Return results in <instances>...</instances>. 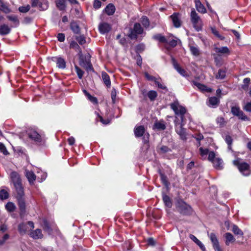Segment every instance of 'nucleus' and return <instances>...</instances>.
I'll return each instance as SVG.
<instances>
[{
  "label": "nucleus",
  "mask_w": 251,
  "mask_h": 251,
  "mask_svg": "<svg viewBox=\"0 0 251 251\" xmlns=\"http://www.w3.org/2000/svg\"><path fill=\"white\" fill-rule=\"evenodd\" d=\"M225 141L228 145V149L229 150H231V145L232 143V139L229 135H227L226 137Z\"/></svg>",
  "instance_id": "obj_48"
},
{
  "label": "nucleus",
  "mask_w": 251,
  "mask_h": 251,
  "mask_svg": "<svg viewBox=\"0 0 251 251\" xmlns=\"http://www.w3.org/2000/svg\"><path fill=\"white\" fill-rule=\"evenodd\" d=\"M208 236L212 243L213 247L215 251H223L220 247L218 240L214 233L208 234Z\"/></svg>",
  "instance_id": "obj_12"
},
{
  "label": "nucleus",
  "mask_w": 251,
  "mask_h": 251,
  "mask_svg": "<svg viewBox=\"0 0 251 251\" xmlns=\"http://www.w3.org/2000/svg\"><path fill=\"white\" fill-rule=\"evenodd\" d=\"M214 50L216 53L221 54H229L230 53L229 50L227 47H216L214 48Z\"/></svg>",
  "instance_id": "obj_30"
},
{
  "label": "nucleus",
  "mask_w": 251,
  "mask_h": 251,
  "mask_svg": "<svg viewBox=\"0 0 251 251\" xmlns=\"http://www.w3.org/2000/svg\"><path fill=\"white\" fill-rule=\"evenodd\" d=\"M190 19L195 29L197 31L201 30L203 26L202 21L194 8L191 10Z\"/></svg>",
  "instance_id": "obj_3"
},
{
  "label": "nucleus",
  "mask_w": 251,
  "mask_h": 251,
  "mask_svg": "<svg viewBox=\"0 0 251 251\" xmlns=\"http://www.w3.org/2000/svg\"><path fill=\"white\" fill-rule=\"evenodd\" d=\"M223 161L222 159L217 157L212 162L213 166L215 168L218 170H221L223 167Z\"/></svg>",
  "instance_id": "obj_22"
},
{
  "label": "nucleus",
  "mask_w": 251,
  "mask_h": 251,
  "mask_svg": "<svg viewBox=\"0 0 251 251\" xmlns=\"http://www.w3.org/2000/svg\"><path fill=\"white\" fill-rule=\"evenodd\" d=\"M30 236L35 239H37L42 238L43 235L42 233V230L38 228L31 231L30 233Z\"/></svg>",
  "instance_id": "obj_21"
},
{
  "label": "nucleus",
  "mask_w": 251,
  "mask_h": 251,
  "mask_svg": "<svg viewBox=\"0 0 251 251\" xmlns=\"http://www.w3.org/2000/svg\"><path fill=\"white\" fill-rule=\"evenodd\" d=\"M5 208L8 212H11L15 211L16 206L12 202H8L5 205Z\"/></svg>",
  "instance_id": "obj_35"
},
{
  "label": "nucleus",
  "mask_w": 251,
  "mask_h": 251,
  "mask_svg": "<svg viewBox=\"0 0 251 251\" xmlns=\"http://www.w3.org/2000/svg\"><path fill=\"white\" fill-rule=\"evenodd\" d=\"M225 237L226 239L225 243L227 246H228L230 243L234 242L235 241V239L234 238V236L230 232L226 233L225 234Z\"/></svg>",
  "instance_id": "obj_27"
},
{
  "label": "nucleus",
  "mask_w": 251,
  "mask_h": 251,
  "mask_svg": "<svg viewBox=\"0 0 251 251\" xmlns=\"http://www.w3.org/2000/svg\"><path fill=\"white\" fill-rule=\"evenodd\" d=\"M101 2L99 0H95L93 4L94 7L96 9H98L100 7Z\"/></svg>",
  "instance_id": "obj_59"
},
{
  "label": "nucleus",
  "mask_w": 251,
  "mask_h": 251,
  "mask_svg": "<svg viewBox=\"0 0 251 251\" xmlns=\"http://www.w3.org/2000/svg\"><path fill=\"white\" fill-rule=\"evenodd\" d=\"M143 32V28L139 23H135L134 25L133 28L130 29L129 37L131 39H136L137 35L141 34Z\"/></svg>",
  "instance_id": "obj_10"
},
{
  "label": "nucleus",
  "mask_w": 251,
  "mask_h": 251,
  "mask_svg": "<svg viewBox=\"0 0 251 251\" xmlns=\"http://www.w3.org/2000/svg\"><path fill=\"white\" fill-rule=\"evenodd\" d=\"M162 199L165 205L171 208L172 206V202L170 198L165 194H162Z\"/></svg>",
  "instance_id": "obj_26"
},
{
  "label": "nucleus",
  "mask_w": 251,
  "mask_h": 251,
  "mask_svg": "<svg viewBox=\"0 0 251 251\" xmlns=\"http://www.w3.org/2000/svg\"><path fill=\"white\" fill-rule=\"evenodd\" d=\"M226 72L225 70L219 69L217 75H216V78L223 79L226 76Z\"/></svg>",
  "instance_id": "obj_42"
},
{
  "label": "nucleus",
  "mask_w": 251,
  "mask_h": 251,
  "mask_svg": "<svg viewBox=\"0 0 251 251\" xmlns=\"http://www.w3.org/2000/svg\"><path fill=\"white\" fill-rule=\"evenodd\" d=\"M251 79L249 77H246L244 79L243 83L244 84L242 85V88L244 90H247L248 89L249 83H250Z\"/></svg>",
  "instance_id": "obj_45"
},
{
  "label": "nucleus",
  "mask_w": 251,
  "mask_h": 251,
  "mask_svg": "<svg viewBox=\"0 0 251 251\" xmlns=\"http://www.w3.org/2000/svg\"><path fill=\"white\" fill-rule=\"evenodd\" d=\"M171 108L174 111L175 114L180 116L181 121L182 123L185 122V119L184 115L186 113L187 110L185 107L180 105L178 102H175L170 105Z\"/></svg>",
  "instance_id": "obj_4"
},
{
  "label": "nucleus",
  "mask_w": 251,
  "mask_h": 251,
  "mask_svg": "<svg viewBox=\"0 0 251 251\" xmlns=\"http://www.w3.org/2000/svg\"><path fill=\"white\" fill-rule=\"evenodd\" d=\"M160 177H161V181L163 183V184L165 186H168V185H169V183H168V181L167 180V176L165 175H164L163 174H160Z\"/></svg>",
  "instance_id": "obj_51"
},
{
  "label": "nucleus",
  "mask_w": 251,
  "mask_h": 251,
  "mask_svg": "<svg viewBox=\"0 0 251 251\" xmlns=\"http://www.w3.org/2000/svg\"><path fill=\"white\" fill-rule=\"evenodd\" d=\"M231 112L234 116L238 117V118L241 120L249 121L250 120L249 118L244 114L239 106H232Z\"/></svg>",
  "instance_id": "obj_9"
},
{
  "label": "nucleus",
  "mask_w": 251,
  "mask_h": 251,
  "mask_svg": "<svg viewBox=\"0 0 251 251\" xmlns=\"http://www.w3.org/2000/svg\"><path fill=\"white\" fill-rule=\"evenodd\" d=\"M167 43L168 44L172 47H175L177 45V41L176 39H172L171 40L168 39V43Z\"/></svg>",
  "instance_id": "obj_54"
},
{
  "label": "nucleus",
  "mask_w": 251,
  "mask_h": 251,
  "mask_svg": "<svg viewBox=\"0 0 251 251\" xmlns=\"http://www.w3.org/2000/svg\"><path fill=\"white\" fill-rule=\"evenodd\" d=\"M181 75L185 76H187V73L183 69L180 67L176 70Z\"/></svg>",
  "instance_id": "obj_60"
},
{
  "label": "nucleus",
  "mask_w": 251,
  "mask_h": 251,
  "mask_svg": "<svg viewBox=\"0 0 251 251\" xmlns=\"http://www.w3.org/2000/svg\"><path fill=\"white\" fill-rule=\"evenodd\" d=\"M111 99H112V101L113 103H114L115 99H116V91L115 89L113 88V89L111 91Z\"/></svg>",
  "instance_id": "obj_61"
},
{
  "label": "nucleus",
  "mask_w": 251,
  "mask_h": 251,
  "mask_svg": "<svg viewBox=\"0 0 251 251\" xmlns=\"http://www.w3.org/2000/svg\"><path fill=\"white\" fill-rule=\"evenodd\" d=\"M10 177L11 181L14 186L16 192H21L24 191L20 175L17 172L13 171L11 173Z\"/></svg>",
  "instance_id": "obj_2"
},
{
  "label": "nucleus",
  "mask_w": 251,
  "mask_h": 251,
  "mask_svg": "<svg viewBox=\"0 0 251 251\" xmlns=\"http://www.w3.org/2000/svg\"><path fill=\"white\" fill-rule=\"evenodd\" d=\"M38 6L41 11L47 10L49 7V2L48 0H41L39 2Z\"/></svg>",
  "instance_id": "obj_28"
},
{
  "label": "nucleus",
  "mask_w": 251,
  "mask_h": 251,
  "mask_svg": "<svg viewBox=\"0 0 251 251\" xmlns=\"http://www.w3.org/2000/svg\"><path fill=\"white\" fill-rule=\"evenodd\" d=\"M154 128L158 130H164L166 128V126L163 122H157L153 125Z\"/></svg>",
  "instance_id": "obj_40"
},
{
  "label": "nucleus",
  "mask_w": 251,
  "mask_h": 251,
  "mask_svg": "<svg viewBox=\"0 0 251 251\" xmlns=\"http://www.w3.org/2000/svg\"><path fill=\"white\" fill-rule=\"evenodd\" d=\"M57 39L60 42H63L65 40V35L63 33H59L57 36Z\"/></svg>",
  "instance_id": "obj_63"
},
{
  "label": "nucleus",
  "mask_w": 251,
  "mask_h": 251,
  "mask_svg": "<svg viewBox=\"0 0 251 251\" xmlns=\"http://www.w3.org/2000/svg\"><path fill=\"white\" fill-rule=\"evenodd\" d=\"M70 47V48L75 49L77 51H79L80 52H81L80 47L77 44V43L74 41H73L71 42Z\"/></svg>",
  "instance_id": "obj_44"
},
{
  "label": "nucleus",
  "mask_w": 251,
  "mask_h": 251,
  "mask_svg": "<svg viewBox=\"0 0 251 251\" xmlns=\"http://www.w3.org/2000/svg\"><path fill=\"white\" fill-rule=\"evenodd\" d=\"M70 27L71 29L75 33L77 34L79 32L80 28L76 23L75 22L71 23Z\"/></svg>",
  "instance_id": "obj_39"
},
{
  "label": "nucleus",
  "mask_w": 251,
  "mask_h": 251,
  "mask_svg": "<svg viewBox=\"0 0 251 251\" xmlns=\"http://www.w3.org/2000/svg\"><path fill=\"white\" fill-rule=\"evenodd\" d=\"M141 23H142L143 25L146 28L149 27L150 25L149 20L146 16H143L142 17Z\"/></svg>",
  "instance_id": "obj_47"
},
{
  "label": "nucleus",
  "mask_w": 251,
  "mask_h": 251,
  "mask_svg": "<svg viewBox=\"0 0 251 251\" xmlns=\"http://www.w3.org/2000/svg\"><path fill=\"white\" fill-rule=\"evenodd\" d=\"M216 158V157H215V153L213 151H211L209 152L208 159L209 161L212 163V162L215 160Z\"/></svg>",
  "instance_id": "obj_53"
},
{
  "label": "nucleus",
  "mask_w": 251,
  "mask_h": 251,
  "mask_svg": "<svg viewBox=\"0 0 251 251\" xmlns=\"http://www.w3.org/2000/svg\"><path fill=\"white\" fill-rule=\"evenodd\" d=\"M101 77L103 83L108 88L111 86V80L109 75L105 72L101 73Z\"/></svg>",
  "instance_id": "obj_19"
},
{
  "label": "nucleus",
  "mask_w": 251,
  "mask_h": 251,
  "mask_svg": "<svg viewBox=\"0 0 251 251\" xmlns=\"http://www.w3.org/2000/svg\"><path fill=\"white\" fill-rule=\"evenodd\" d=\"M104 11L108 15H112L115 13V7L113 4L109 3L105 8Z\"/></svg>",
  "instance_id": "obj_23"
},
{
  "label": "nucleus",
  "mask_w": 251,
  "mask_h": 251,
  "mask_svg": "<svg viewBox=\"0 0 251 251\" xmlns=\"http://www.w3.org/2000/svg\"><path fill=\"white\" fill-rule=\"evenodd\" d=\"M147 96L151 101H153L156 98L157 96V93L155 91L151 90L148 92Z\"/></svg>",
  "instance_id": "obj_38"
},
{
  "label": "nucleus",
  "mask_w": 251,
  "mask_h": 251,
  "mask_svg": "<svg viewBox=\"0 0 251 251\" xmlns=\"http://www.w3.org/2000/svg\"><path fill=\"white\" fill-rule=\"evenodd\" d=\"M6 18L8 20L11 21L14 24L15 26H18L19 25L20 22L18 17L15 15H7Z\"/></svg>",
  "instance_id": "obj_31"
},
{
  "label": "nucleus",
  "mask_w": 251,
  "mask_h": 251,
  "mask_svg": "<svg viewBox=\"0 0 251 251\" xmlns=\"http://www.w3.org/2000/svg\"><path fill=\"white\" fill-rule=\"evenodd\" d=\"M219 102V100L216 97H212L209 98V105L211 106H217Z\"/></svg>",
  "instance_id": "obj_32"
},
{
  "label": "nucleus",
  "mask_w": 251,
  "mask_h": 251,
  "mask_svg": "<svg viewBox=\"0 0 251 251\" xmlns=\"http://www.w3.org/2000/svg\"><path fill=\"white\" fill-rule=\"evenodd\" d=\"M53 61L56 62L57 67L59 69H65L66 67V62L65 60L61 57H55L52 59Z\"/></svg>",
  "instance_id": "obj_14"
},
{
  "label": "nucleus",
  "mask_w": 251,
  "mask_h": 251,
  "mask_svg": "<svg viewBox=\"0 0 251 251\" xmlns=\"http://www.w3.org/2000/svg\"><path fill=\"white\" fill-rule=\"evenodd\" d=\"M177 211L184 215H189L192 214L191 207L183 201H178L176 205Z\"/></svg>",
  "instance_id": "obj_5"
},
{
  "label": "nucleus",
  "mask_w": 251,
  "mask_h": 251,
  "mask_svg": "<svg viewBox=\"0 0 251 251\" xmlns=\"http://www.w3.org/2000/svg\"><path fill=\"white\" fill-rule=\"evenodd\" d=\"M232 230L235 235H239L240 236H243L244 235L243 232L237 226L235 225L233 226Z\"/></svg>",
  "instance_id": "obj_41"
},
{
  "label": "nucleus",
  "mask_w": 251,
  "mask_h": 251,
  "mask_svg": "<svg viewBox=\"0 0 251 251\" xmlns=\"http://www.w3.org/2000/svg\"><path fill=\"white\" fill-rule=\"evenodd\" d=\"M210 29L212 34L220 40H224L225 39V37L222 35H221L215 27H212Z\"/></svg>",
  "instance_id": "obj_33"
},
{
  "label": "nucleus",
  "mask_w": 251,
  "mask_h": 251,
  "mask_svg": "<svg viewBox=\"0 0 251 251\" xmlns=\"http://www.w3.org/2000/svg\"><path fill=\"white\" fill-rule=\"evenodd\" d=\"M145 132V129L144 126H135L134 129V133L136 137H140L142 136Z\"/></svg>",
  "instance_id": "obj_16"
},
{
  "label": "nucleus",
  "mask_w": 251,
  "mask_h": 251,
  "mask_svg": "<svg viewBox=\"0 0 251 251\" xmlns=\"http://www.w3.org/2000/svg\"><path fill=\"white\" fill-rule=\"evenodd\" d=\"M75 70L79 79H81L83 77L84 72L81 70L78 66H75Z\"/></svg>",
  "instance_id": "obj_50"
},
{
  "label": "nucleus",
  "mask_w": 251,
  "mask_h": 251,
  "mask_svg": "<svg viewBox=\"0 0 251 251\" xmlns=\"http://www.w3.org/2000/svg\"><path fill=\"white\" fill-rule=\"evenodd\" d=\"M145 76L146 78L148 80L153 81L155 82L156 80V78L155 77H154L152 75H151L147 72L145 73Z\"/></svg>",
  "instance_id": "obj_56"
},
{
  "label": "nucleus",
  "mask_w": 251,
  "mask_h": 251,
  "mask_svg": "<svg viewBox=\"0 0 251 251\" xmlns=\"http://www.w3.org/2000/svg\"><path fill=\"white\" fill-rule=\"evenodd\" d=\"M169 18L171 19L173 25L176 27H180L182 24L181 15L179 13L175 12L171 15Z\"/></svg>",
  "instance_id": "obj_11"
},
{
  "label": "nucleus",
  "mask_w": 251,
  "mask_h": 251,
  "mask_svg": "<svg viewBox=\"0 0 251 251\" xmlns=\"http://www.w3.org/2000/svg\"><path fill=\"white\" fill-rule=\"evenodd\" d=\"M190 50L193 55L196 56L200 55V50L197 47L190 46Z\"/></svg>",
  "instance_id": "obj_43"
},
{
  "label": "nucleus",
  "mask_w": 251,
  "mask_h": 251,
  "mask_svg": "<svg viewBox=\"0 0 251 251\" xmlns=\"http://www.w3.org/2000/svg\"><path fill=\"white\" fill-rule=\"evenodd\" d=\"M28 137L37 144H42L44 143V139L42 136L35 130L29 129L27 131Z\"/></svg>",
  "instance_id": "obj_8"
},
{
  "label": "nucleus",
  "mask_w": 251,
  "mask_h": 251,
  "mask_svg": "<svg viewBox=\"0 0 251 251\" xmlns=\"http://www.w3.org/2000/svg\"><path fill=\"white\" fill-rule=\"evenodd\" d=\"M26 176L30 184H33L36 179V176L32 172L26 171Z\"/></svg>",
  "instance_id": "obj_25"
},
{
  "label": "nucleus",
  "mask_w": 251,
  "mask_h": 251,
  "mask_svg": "<svg viewBox=\"0 0 251 251\" xmlns=\"http://www.w3.org/2000/svg\"><path fill=\"white\" fill-rule=\"evenodd\" d=\"M233 164L237 167L239 171L243 175L249 176L251 174L250 166L249 164L242 161V159L237 158L233 161Z\"/></svg>",
  "instance_id": "obj_1"
},
{
  "label": "nucleus",
  "mask_w": 251,
  "mask_h": 251,
  "mask_svg": "<svg viewBox=\"0 0 251 251\" xmlns=\"http://www.w3.org/2000/svg\"><path fill=\"white\" fill-rule=\"evenodd\" d=\"M27 226L24 223L19 224L18 226V231L21 234H24L27 231Z\"/></svg>",
  "instance_id": "obj_36"
},
{
  "label": "nucleus",
  "mask_w": 251,
  "mask_h": 251,
  "mask_svg": "<svg viewBox=\"0 0 251 251\" xmlns=\"http://www.w3.org/2000/svg\"><path fill=\"white\" fill-rule=\"evenodd\" d=\"M243 109L248 112H251V102H247L243 107Z\"/></svg>",
  "instance_id": "obj_58"
},
{
  "label": "nucleus",
  "mask_w": 251,
  "mask_h": 251,
  "mask_svg": "<svg viewBox=\"0 0 251 251\" xmlns=\"http://www.w3.org/2000/svg\"><path fill=\"white\" fill-rule=\"evenodd\" d=\"M172 62L174 66V67L176 70L180 67L179 64L177 63L176 61L175 60L174 58H172Z\"/></svg>",
  "instance_id": "obj_64"
},
{
  "label": "nucleus",
  "mask_w": 251,
  "mask_h": 251,
  "mask_svg": "<svg viewBox=\"0 0 251 251\" xmlns=\"http://www.w3.org/2000/svg\"><path fill=\"white\" fill-rule=\"evenodd\" d=\"M171 151V150L166 146H162L159 148L158 152L159 153H165Z\"/></svg>",
  "instance_id": "obj_46"
},
{
  "label": "nucleus",
  "mask_w": 251,
  "mask_h": 251,
  "mask_svg": "<svg viewBox=\"0 0 251 251\" xmlns=\"http://www.w3.org/2000/svg\"><path fill=\"white\" fill-rule=\"evenodd\" d=\"M0 151L2 152L4 155H7L9 154L5 146L2 143H0Z\"/></svg>",
  "instance_id": "obj_52"
},
{
  "label": "nucleus",
  "mask_w": 251,
  "mask_h": 251,
  "mask_svg": "<svg viewBox=\"0 0 251 251\" xmlns=\"http://www.w3.org/2000/svg\"><path fill=\"white\" fill-rule=\"evenodd\" d=\"M10 31V28L5 24L0 25V35H4L8 34Z\"/></svg>",
  "instance_id": "obj_29"
},
{
  "label": "nucleus",
  "mask_w": 251,
  "mask_h": 251,
  "mask_svg": "<svg viewBox=\"0 0 251 251\" xmlns=\"http://www.w3.org/2000/svg\"><path fill=\"white\" fill-rule=\"evenodd\" d=\"M189 237L200 248L202 251H206L204 245L199 239H198L193 234H190L189 235Z\"/></svg>",
  "instance_id": "obj_20"
},
{
  "label": "nucleus",
  "mask_w": 251,
  "mask_h": 251,
  "mask_svg": "<svg viewBox=\"0 0 251 251\" xmlns=\"http://www.w3.org/2000/svg\"><path fill=\"white\" fill-rule=\"evenodd\" d=\"M111 28V25L105 22L100 23L99 26L100 32L103 34L108 32Z\"/></svg>",
  "instance_id": "obj_13"
},
{
  "label": "nucleus",
  "mask_w": 251,
  "mask_h": 251,
  "mask_svg": "<svg viewBox=\"0 0 251 251\" xmlns=\"http://www.w3.org/2000/svg\"><path fill=\"white\" fill-rule=\"evenodd\" d=\"M0 10L5 14H8L11 11L9 7L1 1H0Z\"/></svg>",
  "instance_id": "obj_37"
},
{
  "label": "nucleus",
  "mask_w": 251,
  "mask_h": 251,
  "mask_svg": "<svg viewBox=\"0 0 251 251\" xmlns=\"http://www.w3.org/2000/svg\"><path fill=\"white\" fill-rule=\"evenodd\" d=\"M76 40L80 45L84 44L86 42L85 39L84 37L83 36H80L79 37H77L76 38Z\"/></svg>",
  "instance_id": "obj_57"
},
{
  "label": "nucleus",
  "mask_w": 251,
  "mask_h": 251,
  "mask_svg": "<svg viewBox=\"0 0 251 251\" xmlns=\"http://www.w3.org/2000/svg\"><path fill=\"white\" fill-rule=\"evenodd\" d=\"M56 6L60 11L65 10L66 8L65 0H56L55 1Z\"/></svg>",
  "instance_id": "obj_24"
},
{
  "label": "nucleus",
  "mask_w": 251,
  "mask_h": 251,
  "mask_svg": "<svg viewBox=\"0 0 251 251\" xmlns=\"http://www.w3.org/2000/svg\"><path fill=\"white\" fill-rule=\"evenodd\" d=\"M155 84L158 86V88L163 89V90H166L167 89V87L164 85L163 84H161L158 81L156 80V81L154 82Z\"/></svg>",
  "instance_id": "obj_62"
},
{
  "label": "nucleus",
  "mask_w": 251,
  "mask_h": 251,
  "mask_svg": "<svg viewBox=\"0 0 251 251\" xmlns=\"http://www.w3.org/2000/svg\"><path fill=\"white\" fill-rule=\"evenodd\" d=\"M195 7L197 10L201 13L205 14L206 13V9L204 6L201 3L200 0H194Z\"/></svg>",
  "instance_id": "obj_15"
},
{
  "label": "nucleus",
  "mask_w": 251,
  "mask_h": 251,
  "mask_svg": "<svg viewBox=\"0 0 251 251\" xmlns=\"http://www.w3.org/2000/svg\"><path fill=\"white\" fill-rule=\"evenodd\" d=\"M153 39L159 41L160 42L162 43H168V39H166L165 36L161 35L160 34L155 35L153 37Z\"/></svg>",
  "instance_id": "obj_34"
},
{
  "label": "nucleus",
  "mask_w": 251,
  "mask_h": 251,
  "mask_svg": "<svg viewBox=\"0 0 251 251\" xmlns=\"http://www.w3.org/2000/svg\"><path fill=\"white\" fill-rule=\"evenodd\" d=\"M30 9V6L27 5L26 6H22L19 7L18 10L21 13H26Z\"/></svg>",
  "instance_id": "obj_49"
},
{
  "label": "nucleus",
  "mask_w": 251,
  "mask_h": 251,
  "mask_svg": "<svg viewBox=\"0 0 251 251\" xmlns=\"http://www.w3.org/2000/svg\"><path fill=\"white\" fill-rule=\"evenodd\" d=\"M193 85L196 86L202 92H211L212 89L210 88L207 87L205 85L201 84L198 82L194 81L192 82Z\"/></svg>",
  "instance_id": "obj_17"
},
{
  "label": "nucleus",
  "mask_w": 251,
  "mask_h": 251,
  "mask_svg": "<svg viewBox=\"0 0 251 251\" xmlns=\"http://www.w3.org/2000/svg\"><path fill=\"white\" fill-rule=\"evenodd\" d=\"M186 124V121L184 123L181 121V123L175 121V130L176 132L179 135L180 138L182 140H186V129L183 127V126Z\"/></svg>",
  "instance_id": "obj_6"
},
{
  "label": "nucleus",
  "mask_w": 251,
  "mask_h": 251,
  "mask_svg": "<svg viewBox=\"0 0 251 251\" xmlns=\"http://www.w3.org/2000/svg\"><path fill=\"white\" fill-rule=\"evenodd\" d=\"M200 154L201 156L206 155L209 153V150L207 149H203L202 148H200Z\"/></svg>",
  "instance_id": "obj_55"
},
{
  "label": "nucleus",
  "mask_w": 251,
  "mask_h": 251,
  "mask_svg": "<svg viewBox=\"0 0 251 251\" xmlns=\"http://www.w3.org/2000/svg\"><path fill=\"white\" fill-rule=\"evenodd\" d=\"M9 189L6 187H2L0 190V200H6L9 198Z\"/></svg>",
  "instance_id": "obj_18"
},
{
  "label": "nucleus",
  "mask_w": 251,
  "mask_h": 251,
  "mask_svg": "<svg viewBox=\"0 0 251 251\" xmlns=\"http://www.w3.org/2000/svg\"><path fill=\"white\" fill-rule=\"evenodd\" d=\"M16 199L18 201V205L19 206L21 214L24 213L25 211L26 208L24 191L16 192Z\"/></svg>",
  "instance_id": "obj_7"
}]
</instances>
